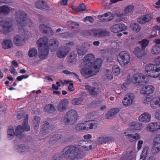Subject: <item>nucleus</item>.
Wrapping results in <instances>:
<instances>
[{
    "mask_svg": "<svg viewBox=\"0 0 160 160\" xmlns=\"http://www.w3.org/2000/svg\"><path fill=\"white\" fill-rule=\"evenodd\" d=\"M75 138V136L67 132L66 138L64 139L65 142H71Z\"/></svg>",
    "mask_w": 160,
    "mask_h": 160,
    "instance_id": "nucleus-46",
    "label": "nucleus"
},
{
    "mask_svg": "<svg viewBox=\"0 0 160 160\" xmlns=\"http://www.w3.org/2000/svg\"><path fill=\"white\" fill-rule=\"evenodd\" d=\"M86 9V7L84 4L82 3L76 8V11L79 12L81 11H84Z\"/></svg>",
    "mask_w": 160,
    "mask_h": 160,
    "instance_id": "nucleus-54",
    "label": "nucleus"
},
{
    "mask_svg": "<svg viewBox=\"0 0 160 160\" xmlns=\"http://www.w3.org/2000/svg\"><path fill=\"white\" fill-rule=\"evenodd\" d=\"M112 69L113 73L115 75L118 76L120 74V69L118 65H114Z\"/></svg>",
    "mask_w": 160,
    "mask_h": 160,
    "instance_id": "nucleus-47",
    "label": "nucleus"
},
{
    "mask_svg": "<svg viewBox=\"0 0 160 160\" xmlns=\"http://www.w3.org/2000/svg\"><path fill=\"white\" fill-rule=\"evenodd\" d=\"M72 28L73 29L75 28H77V27L79 25V24L77 23L76 22H72L70 23Z\"/></svg>",
    "mask_w": 160,
    "mask_h": 160,
    "instance_id": "nucleus-64",
    "label": "nucleus"
},
{
    "mask_svg": "<svg viewBox=\"0 0 160 160\" xmlns=\"http://www.w3.org/2000/svg\"><path fill=\"white\" fill-rule=\"evenodd\" d=\"M152 19V18L150 15L146 14L138 18L137 21L140 24L145 23L149 22Z\"/></svg>",
    "mask_w": 160,
    "mask_h": 160,
    "instance_id": "nucleus-22",
    "label": "nucleus"
},
{
    "mask_svg": "<svg viewBox=\"0 0 160 160\" xmlns=\"http://www.w3.org/2000/svg\"><path fill=\"white\" fill-rule=\"evenodd\" d=\"M49 48L52 52L55 51L58 46V41L56 39H52L49 41Z\"/></svg>",
    "mask_w": 160,
    "mask_h": 160,
    "instance_id": "nucleus-19",
    "label": "nucleus"
},
{
    "mask_svg": "<svg viewBox=\"0 0 160 160\" xmlns=\"http://www.w3.org/2000/svg\"><path fill=\"white\" fill-rule=\"evenodd\" d=\"M18 152L21 154L23 152H26L27 151V149L25 146L22 145L19 146L18 147Z\"/></svg>",
    "mask_w": 160,
    "mask_h": 160,
    "instance_id": "nucleus-52",
    "label": "nucleus"
},
{
    "mask_svg": "<svg viewBox=\"0 0 160 160\" xmlns=\"http://www.w3.org/2000/svg\"><path fill=\"white\" fill-rule=\"evenodd\" d=\"M85 123L78 124L75 127V129L78 131H81L85 130H88V128L85 126Z\"/></svg>",
    "mask_w": 160,
    "mask_h": 160,
    "instance_id": "nucleus-41",
    "label": "nucleus"
},
{
    "mask_svg": "<svg viewBox=\"0 0 160 160\" xmlns=\"http://www.w3.org/2000/svg\"><path fill=\"white\" fill-rule=\"evenodd\" d=\"M54 126L50 125L47 121L44 122V123L41 126V130L40 131V134L42 135H47L50 131H52L54 129Z\"/></svg>",
    "mask_w": 160,
    "mask_h": 160,
    "instance_id": "nucleus-14",
    "label": "nucleus"
},
{
    "mask_svg": "<svg viewBox=\"0 0 160 160\" xmlns=\"http://www.w3.org/2000/svg\"><path fill=\"white\" fill-rule=\"evenodd\" d=\"M13 41L16 46H20L23 44L24 39H22L19 35H17L14 37Z\"/></svg>",
    "mask_w": 160,
    "mask_h": 160,
    "instance_id": "nucleus-35",
    "label": "nucleus"
},
{
    "mask_svg": "<svg viewBox=\"0 0 160 160\" xmlns=\"http://www.w3.org/2000/svg\"><path fill=\"white\" fill-rule=\"evenodd\" d=\"M29 77V76L28 75H22L21 76L18 77L16 79L18 81H21L23 79H26L28 78Z\"/></svg>",
    "mask_w": 160,
    "mask_h": 160,
    "instance_id": "nucleus-62",
    "label": "nucleus"
},
{
    "mask_svg": "<svg viewBox=\"0 0 160 160\" xmlns=\"http://www.w3.org/2000/svg\"><path fill=\"white\" fill-rule=\"evenodd\" d=\"M151 106L153 109L160 107V98L156 97L152 99L150 102Z\"/></svg>",
    "mask_w": 160,
    "mask_h": 160,
    "instance_id": "nucleus-29",
    "label": "nucleus"
},
{
    "mask_svg": "<svg viewBox=\"0 0 160 160\" xmlns=\"http://www.w3.org/2000/svg\"><path fill=\"white\" fill-rule=\"evenodd\" d=\"M131 128L138 130H140L142 128V124L139 122H133L129 124Z\"/></svg>",
    "mask_w": 160,
    "mask_h": 160,
    "instance_id": "nucleus-36",
    "label": "nucleus"
},
{
    "mask_svg": "<svg viewBox=\"0 0 160 160\" xmlns=\"http://www.w3.org/2000/svg\"><path fill=\"white\" fill-rule=\"evenodd\" d=\"M145 71L150 76L152 74H155L160 71V65L157 64H148L145 68Z\"/></svg>",
    "mask_w": 160,
    "mask_h": 160,
    "instance_id": "nucleus-8",
    "label": "nucleus"
},
{
    "mask_svg": "<svg viewBox=\"0 0 160 160\" xmlns=\"http://www.w3.org/2000/svg\"><path fill=\"white\" fill-rule=\"evenodd\" d=\"M37 53V49L35 48L31 49V58L36 56Z\"/></svg>",
    "mask_w": 160,
    "mask_h": 160,
    "instance_id": "nucleus-60",
    "label": "nucleus"
},
{
    "mask_svg": "<svg viewBox=\"0 0 160 160\" xmlns=\"http://www.w3.org/2000/svg\"><path fill=\"white\" fill-rule=\"evenodd\" d=\"M82 148L77 145H71L65 147L61 152V154L54 155L53 160H61L62 158L66 160H75L76 158L81 159L85 157V153L82 150L88 151L92 149V145L89 147L87 146H82Z\"/></svg>",
    "mask_w": 160,
    "mask_h": 160,
    "instance_id": "nucleus-1",
    "label": "nucleus"
},
{
    "mask_svg": "<svg viewBox=\"0 0 160 160\" xmlns=\"http://www.w3.org/2000/svg\"><path fill=\"white\" fill-rule=\"evenodd\" d=\"M117 59L121 64L126 65L130 62L131 57L128 52L123 51L120 52L117 56Z\"/></svg>",
    "mask_w": 160,
    "mask_h": 160,
    "instance_id": "nucleus-7",
    "label": "nucleus"
},
{
    "mask_svg": "<svg viewBox=\"0 0 160 160\" xmlns=\"http://www.w3.org/2000/svg\"><path fill=\"white\" fill-rule=\"evenodd\" d=\"M119 111V109L118 108H112L106 114V118L107 119L112 118L115 115L118 113Z\"/></svg>",
    "mask_w": 160,
    "mask_h": 160,
    "instance_id": "nucleus-24",
    "label": "nucleus"
},
{
    "mask_svg": "<svg viewBox=\"0 0 160 160\" xmlns=\"http://www.w3.org/2000/svg\"><path fill=\"white\" fill-rule=\"evenodd\" d=\"M27 14L23 11H17L16 12V18L18 22V26L20 31H23L24 36L28 35V34L25 32L24 27L25 26V23L26 20Z\"/></svg>",
    "mask_w": 160,
    "mask_h": 160,
    "instance_id": "nucleus-4",
    "label": "nucleus"
},
{
    "mask_svg": "<svg viewBox=\"0 0 160 160\" xmlns=\"http://www.w3.org/2000/svg\"><path fill=\"white\" fill-rule=\"evenodd\" d=\"M135 98V96L132 93H128L124 96L122 101L124 106L127 107L130 105Z\"/></svg>",
    "mask_w": 160,
    "mask_h": 160,
    "instance_id": "nucleus-16",
    "label": "nucleus"
},
{
    "mask_svg": "<svg viewBox=\"0 0 160 160\" xmlns=\"http://www.w3.org/2000/svg\"><path fill=\"white\" fill-rule=\"evenodd\" d=\"M74 44L73 42H70L66 43L65 47L59 48L57 52V57L59 58H62L65 57L70 51L71 48Z\"/></svg>",
    "mask_w": 160,
    "mask_h": 160,
    "instance_id": "nucleus-6",
    "label": "nucleus"
},
{
    "mask_svg": "<svg viewBox=\"0 0 160 160\" xmlns=\"http://www.w3.org/2000/svg\"><path fill=\"white\" fill-rule=\"evenodd\" d=\"M124 134L125 136L126 137V139L130 142L136 141L137 140L140 139V134L137 133L132 135L129 134V132L127 131V132H125Z\"/></svg>",
    "mask_w": 160,
    "mask_h": 160,
    "instance_id": "nucleus-18",
    "label": "nucleus"
},
{
    "mask_svg": "<svg viewBox=\"0 0 160 160\" xmlns=\"http://www.w3.org/2000/svg\"><path fill=\"white\" fill-rule=\"evenodd\" d=\"M134 9V6L132 5H129L124 10V12L125 14L131 12Z\"/></svg>",
    "mask_w": 160,
    "mask_h": 160,
    "instance_id": "nucleus-55",
    "label": "nucleus"
},
{
    "mask_svg": "<svg viewBox=\"0 0 160 160\" xmlns=\"http://www.w3.org/2000/svg\"><path fill=\"white\" fill-rule=\"evenodd\" d=\"M40 51L38 53L39 58L42 59H45L49 53V48H42L39 49Z\"/></svg>",
    "mask_w": 160,
    "mask_h": 160,
    "instance_id": "nucleus-31",
    "label": "nucleus"
},
{
    "mask_svg": "<svg viewBox=\"0 0 160 160\" xmlns=\"http://www.w3.org/2000/svg\"><path fill=\"white\" fill-rule=\"evenodd\" d=\"M37 43L39 49L49 48L48 39L46 37L43 36L42 38H40L37 41Z\"/></svg>",
    "mask_w": 160,
    "mask_h": 160,
    "instance_id": "nucleus-15",
    "label": "nucleus"
},
{
    "mask_svg": "<svg viewBox=\"0 0 160 160\" xmlns=\"http://www.w3.org/2000/svg\"><path fill=\"white\" fill-rule=\"evenodd\" d=\"M24 113L23 112H19L17 115V118L19 120L22 118L24 115Z\"/></svg>",
    "mask_w": 160,
    "mask_h": 160,
    "instance_id": "nucleus-63",
    "label": "nucleus"
},
{
    "mask_svg": "<svg viewBox=\"0 0 160 160\" xmlns=\"http://www.w3.org/2000/svg\"><path fill=\"white\" fill-rule=\"evenodd\" d=\"M133 53L136 57L139 58H142L145 55L144 50L138 47H136L135 48L133 51Z\"/></svg>",
    "mask_w": 160,
    "mask_h": 160,
    "instance_id": "nucleus-25",
    "label": "nucleus"
},
{
    "mask_svg": "<svg viewBox=\"0 0 160 160\" xmlns=\"http://www.w3.org/2000/svg\"><path fill=\"white\" fill-rule=\"evenodd\" d=\"M130 27L134 32H138L141 28L139 24L135 23H132Z\"/></svg>",
    "mask_w": 160,
    "mask_h": 160,
    "instance_id": "nucleus-42",
    "label": "nucleus"
},
{
    "mask_svg": "<svg viewBox=\"0 0 160 160\" xmlns=\"http://www.w3.org/2000/svg\"><path fill=\"white\" fill-rule=\"evenodd\" d=\"M149 42V41L146 39H144L139 42V43H140L142 46V49H144L147 46Z\"/></svg>",
    "mask_w": 160,
    "mask_h": 160,
    "instance_id": "nucleus-49",
    "label": "nucleus"
},
{
    "mask_svg": "<svg viewBox=\"0 0 160 160\" xmlns=\"http://www.w3.org/2000/svg\"><path fill=\"white\" fill-rule=\"evenodd\" d=\"M41 120V118L39 117L35 116L34 118L33 121L34 128L37 132L38 130Z\"/></svg>",
    "mask_w": 160,
    "mask_h": 160,
    "instance_id": "nucleus-37",
    "label": "nucleus"
},
{
    "mask_svg": "<svg viewBox=\"0 0 160 160\" xmlns=\"http://www.w3.org/2000/svg\"><path fill=\"white\" fill-rule=\"evenodd\" d=\"M61 36L63 38H68L69 37H72L71 34L68 32H66L62 33L61 35Z\"/></svg>",
    "mask_w": 160,
    "mask_h": 160,
    "instance_id": "nucleus-61",
    "label": "nucleus"
},
{
    "mask_svg": "<svg viewBox=\"0 0 160 160\" xmlns=\"http://www.w3.org/2000/svg\"><path fill=\"white\" fill-rule=\"evenodd\" d=\"M152 100V96L150 95H148L143 100V102L144 103L148 104L149 102H151Z\"/></svg>",
    "mask_w": 160,
    "mask_h": 160,
    "instance_id": "nucleus-58",
    "label": "nucleus"
},
{
    "mask_svg": "<svg viewBox=\"0 0 160 160\" xmlns=\"http://www.w3.org/2000/svg\"><path fill=\"white\" fill-rule=\"evenodd\" d=\"M151 106L153 109L160 107V98L156 97L152 99L150 102Z\"/></svg>",
    "mask_w": 160,
    "mask_h": 160,
    "instance_id": "nucleus-30",
    "label": "nucleus"
},
{
    "mask_svg": "<svg viewBox=\"0 0 160 160\" xmlns=\"http://www.w3.org/2000/svg\"><path fill=\"white\" fill-rule=\"evenodd\" d=\"M62 137V135L56 134L52 137V138H53L52 141L53 142L56 141L59 139L61 138Z\"/></svg>",
    "mask_w": 160,
    "mask_h": 160,
    "instance_id": "nucleus-59",
    "label": "nucleus"
},
{
    "mask_svg": "<svg viewBox=\"0 0 160 160\" xmlns=\"http://www.w3.org/2000/svg\"><path fill=\"white\" fill-rule=\"evenodd\" d=\"M154 88L152 85L147 86L145 88H143L141 90L140 93L142 94H149L153 93Z\"/></svg>",
    "mask_w": 160,
    "mask_h": 160,
    "instance_id": "nucleus-21",
    "label": "nucleus"
},
{
    "mask_svg": "<svg viewBox=\"0 0 160 160\" xmlns=\"http://www.w3.org/2000/svg\"><path fill=\"white\" fill-rule=\"evenodd\" d=\"M145 76H143L141 73H137L133 75L132 81L134 83L143 85L147 83V81L145 80Z\"/></svg>",
    "mask_w": 160,
    "mask_h": 160,
    "instance_id": "nucleus-11",
    "label": "nucleus"
},
{
    "mask_svg": "<svg viewBox=\"0 0 160 160\" xmlns=\"http://www.w3.org/2000/svg\"><path fill=\"white\" fill-rule=\"evenodd\" d=\"M78 116L77 112L74 109H71L67 112L63 119V122L67 124H72L77 121Z\"/></svg>",
    "mask_w": 160,
    "mask_h": 160,
    "instance_id": "nucleus-5",
    "label": "nucleus"
},
{
    "mask_svg": "<svg viewBox=\"0 0 160 160\" xmlns=\"http://www.w3.org/2000/svg\"><path fill=\"white\" fill-rule=\"evenodd\" d=\"M13 46V43L12 40L10 39H6L3 41L2 43V48L5 49H8L11 48Z\"/></svg>",
    "mask_w": 160,
    "mask_h": 160,
    "instance_id": "nucleus-27",
    "label": "nucleus"
},
{
    "mask_svg": "<svg viewBox=\"0 0 160 160\" xmlns=\"http://www.w3.org/2000/svg\"><path fill=\"white\" fill-rule=\"evenodd\" d=\"M127 27L121 23L113 25L111 27V31L112 32L116 33L126 29Z\"/></svg>",
    "mask_w": 160,
    "mask_h": 160,
    "instance_id": "nucleus-17",
    "label": "nucleus"
},
{
    "mask_svg": "<svg viewBox=\"0 0 160 160\" xmlns=\"http://www.w3.org/2000/svg\"><path fill=\"white\" fill-rule=\"evenodd\" d=\"M85 87L90 94L94 96H97L98 94V92L96 90V88L92 87L89 85H86Z\"/></svg>",
    "mask_w": 160,
    "mask_h": 160,
    "instance_id": "nucleus-34",
    "label": "nucleus"
},
{
    "mask_svg": "<svg viewBox=\"0 0 160 160\" xmlns=\"http://www.w3.org/2000/svg\"><path fill=\"white\" fill-rule=\"evenodd\" d=\"M151 118V115L148 113L145 112L139 117V120L142 122H148L150 121Z\"/></svg>",
    "mask_w": 160,
    "mask_h": 160,
    "instance_id": "nucleus-28",
    "label": "nucleus"
},
{
    "mask_svg": "<svg viewBox=\"0 0 160 160\" xmlns=\"http://www.w3.org/2000/svg\"><path fill=\"white\" fill-rule=\"evenodd\" d=\"M87 51V49L84 47H81L80 48L78 49V53L79 56H81L84 55Z\"/></svg>",
    "mask_w": 160,
    "mask_h": 160,
    "instance_id": "nucleus-50",
    "label": "nucleus"
},
{
    "mask_svg": "<svg viewBox=\"0 0 160 160\" xmlns=\"http://www.w3.org/2000/svg\"><path fill=\"white\" fill-rule=\"evenodd\" d=\"M160 52V48L157 46L153 47L151 50V53L153 54H157Z\"/></svg>",
    "mask_w": 160,
    "mask_h": 160,
    "instance_id": "nucleus-51",
    "label": "nucleus"
},
{
    "mask_svg": "<svg viewBox=\"0 0 160 160\" xmlns=\"http://www.w3.org/2000/svg\"><path fill=\"white\" fill-rule=\"evenodd\" d=\"M95 59L94 55L91 53H89L86 55L82 59V64L85 65V67L87 65L91 66L93 67V68L98 72L102 63V60L100 58L96 59L94 63L93 61Z\"/></svg>",
    "mask_w": 160,
    "mask_h": 160,
    "instance_id": "nucleus-3",
    "label": "nucleus"
},
{
    "mask_svg": "<svg viewBox=\"0 0 160 160\" xmlns=\"http://www.w3.org/2000/svg\"><path fill=\"white\" fill-rule=\"evenodd\" d=\"M62 72L64 73L67 75H70L71 74H73L79 80L80 82H81V80L79 78V77L77 74L74 72H71L70 71L67 70H64L62 71Z\"/></svg>",
    "mask_w": 160,
    "mask_h": 160,
    "instance_id": "nucleus-53",
    "label": "nucleus"
},
{
    "mask_svg": "<svg viewBox=\"0 0 160 160\" xmlns=\"http://www.w3.org/2000/svg\"><path fill=\"white\" fill-rule=\"evenodd\" d=\"M111 140V139L107 137H101L97 138L96 143L98 144H101L108 142Z\"/></svg>",
    "mask_w": 160,
    "mask_h": 160,
    "instance_id": "nucleus-33",
    "label": "nucleus"
},
{
    "mask_svg": "<svg viewBox=\"0 0 160 160\" xmlns=\"http://www.w3.org/2000/svg\"><path fill=\"white\" fill-rule=\"evenodd\" d=\"M109 16V19H105L106 21H110L113 20V14L110 12H107L104 13L103 14L100 15L99 17L102 18L103 17H107ZM105 20V19H104Z\"/></svg>",
    "mask_w": 160,
    "mask_h": 160,
    "instance_id": "nucleus-39",
    "label": "nucleus"
},
{
    "mask_svg": "<svg viewBox=\"0 0 160 160\" xmlns=\"http://www.w3.org/2000/svg\"><path fill=\"white\" fill-rule=\"evenodd\" d=\"M160 151V134H157L154 139L152 152L153 154H157Z\"/></svg>",
    "mask_w": 160,
    "mask_h": 160,
    "instance_id": "nucleus-12",
    "label": "nucleus"
},
{
    "mask_svg": "<svg viewBox=\"0 0 160 160\" xmlns=\"http://www.w3.org/2000/svg\"><path fill=\"white\" fill-rule=\"evenodd\" d=\"M105 74L108 79L112 80L113 79L112 73L110 70L107 69L106 70V73Z\"/></svg>",
    "mask_w": 160,
    "mask_h": 160,
    "instance_id": "nucleus-56",
    "label": "nucleus"
},
{
    "mask_svg": "<svg viewBox=\"0 0 160 160\" xmlns=\"http://www.w3.org/2000/svg\"><path fill=\"white\" fill-rule=\"evenodd\" d=\"M35 6L37 8L42 10H47L49 8L44 1L41 0H38L35 3Z\"/></svg>",
    "mask_w": 160,
    "mask_h": 160,
    "instance_id": "nucleus-26",
    "label": "nucleus"
},
{
    "mask_svg": "<svg viewBox=\"0 0 160 160\" xmlns=\"http://www.w3.org/2000/svg\"><path fill=\"white\" fill-rule=\"evenodd\" d=\"M10 9L7 5L0 7V15H7L9 14Z\"/></svg>",
    "mask_w": 160,
    "mask_h": 160,
    "instance_id": "nucleus-32",
    "label": "nucleus"
},
{
    "mask_svg": "<svg viewBox=\"0 0 160 160\" xmlns=\"http://www.w3.org/2000/svg\"><path fill=\"white\" fill-rule=\"evenodd\" d=\"M87 21H89L90 22H93L94 21V19L93 17L88 16L85 18L83 20V21L84 22H86Z\"/></svg>",
    "mask_w": 160,
    "mask_h": 160,
    "instance_id": "nucleus-57",
    "label": "nucleus"
},
{
    "mask_svg": "<svg viewBox=\"0 0 160 160\" xmlns=\"http://www.w3.org/2000/svg\"><path fill=\"white\" fill-rule=\"evenodd\" d=\"M88 33L90 35L97 37H103L110 36V32L106 30L92 29L89 30Z\"/></svg>",
    "mask_w": 160,
    "mask_h": 160,
    "instance_id": "nucleus-9",
    "label": "nucleus"
},
{
    "mask_svg": "<svg viewBox=\"0 0 160 160\" xmlns=\"http://www.w3.org/2000/svg\"><path fill=\"white\" fill-rule=\"evenodd\" d=\"M44 109L46 112L49 113L52 112L55 110L53 105L51 104H49L46 106L44 108Z\"/></svg>",
    "mask_w": 160,
    "mask_h": 160,
    "instance_id": "nucleus-40",
    "label": "nucleus"
},
{
    "mask_svg": "<svg viewBox=\"0 0 160 160\" xmlns=\"http://www.w3.org/2000/svg\"><path fill=\"white\" fill-rule=\"evenodd\" d=\"M89 122L90 121H88L85 122V124H86V125L89 126V127H87V128H88V129L95 128L98 124V122L97 121H94L90 123Z\"/></svg>",
    "mask_w": 160,
    "mask_h": 160,
    "instance_id": "nucleus-38",
    "label": "nucleus"
},
{
    "mask_svg": "<svg viewBox=\"0 0 160 160\" xmlns=\"http://www.w3.org/2000/svg\"><path fill=\"white\" fill-rule=\"evenodd\" d=\"M81 66L83 67L81 68L80 72L82 77L87 78L92 76V70H93V67L88 65L85 67V65L82 64Z\"/></svg>",
    "mask_w": 160,
    "mask_h": 160,
    "instance_id": "nucleus-10",
    "label": "nucleus"
},
{
    "mask_svg": "<svg viewBox=\"0 0 160 160\" xmlns=\"http://www.w3.org/2000/svg\"><path fill=\"white\" fill-rule=\"evenodd\" d=\"M77 56V54L75 52H71L69 54V58L68 59L69 62L72 63L74 62Z\"/></svg>",
    "mask_w": 160,
    "mask_h": 160,
    "instance_id": "nucleus-43",
    "label": "nucleus"
},
{
    "mask_svg": "<svg viewBox=\"0 0 160 160\" xmlns=\"http://www.w3.org/2000/svg\"><path fill=\"white\" fill-rule=\"evenodd\" d=\"M39 29L42 33L44 34L50 33L52 34L53 31L52 28L44 24H41L39 26Z\"/></svg>",
    "mask_w": 160,
    "mask_h": 160,
    "instance_id": "nucleus-23",
    "label": "nucleus"
},
{
    "mask_svg": "<svg viewBox=\"0 0 160 160\" xmlns=\"http://www.w3.org/2000/svg\"><path fill=\"white\" fill-rule=\"evenodd\" d=\"M148 148L145 147L143 148L140 155V160H146V158L147 154Z\"/></svg>",
    "mask_w": 160,
    "mask_h": 160,
    "instance_id": "nucleus-44",
    "label": "nucleus"
},
{
    "mask_svg": "<svg viewBox=\"0 0 160 160\" xmlns=\"http://www.w3.org/2000/svg\"><path fill=\"white\" fill-rule=\"evenodd\" d=\"M0 25L2 28V33L6 35L11 32L12 29V24L5 20L0 22Z\"/></svg>",
    "mask_w": 160,
    "mask_h": 160,
    "instance_id": "nucleus-13",
    "label": "nucleus"
},
{
    "mask_svg": "<svg viewBox=\"0 0 160 160\" xmlns=\"http://www.w3.org/2000/svg\"><path fill=\"white\" fill-rule=\"evenodd\" d=\"M83 100L84 99L82 97L73 98L72 100V103L75 105H79L81 103Z\"/></svg>",
    "mask_w": 160,
    "mask_h": 160,
    "instance_id": "nucleus-45",
    "label": "nucleus"
},
{
    "mask_svg": "<svg viewBox=\"0 0 160 160\" xmlns=\"http://www.w3.org/2000/svg\"><path fill=\"white\" fill-rule=\"evenodd\" d=\"M68 102L66 98L62 99L59 102L58 107L57 109L60 112H62L65 110L68 106Z\"/></svg>",
    "mask_w": 160,
    "mask_h": 160,
    "instance_id": "nucleus-20",
    "label": "nucleus"
},
{
    "mask_svg": "<svg viewBox=\"0 0 160 160\" xmlns=\"http://www.w3.org/2000/svg\"><path fill=\"white\" fill-rule=\"evenodd\" d=\"M155 123L152 122L149 124L147 128V130L153 132L155 131Z\"/></svg>",
    "mask_w": 160,
    "mask_h": 160,
    "instance_id": "nucleus-48",
    "label": "nucleus"
},
{
    "mask_svg": "<svg viewBox=\"0 0 160 160\" xmlns=\"http://www.w3.org/2000/svg\"><path fill=\"white\" fill-rule=\"evenodd\" d=\"M28 115L26 114L22 124V125H18L16 128L15 132L14 131L13 127H9L8 130V138L9 139H12L14 135L16 137L21 138L24 137L23 132L24 131H28L30 130V128L28 126Z\"/></svg>",
    "mask_w": 160,
    "mask_h": 160,
    "instance_id": "nucleus-2",
    "label": "nucleus"
}]
</instances>
